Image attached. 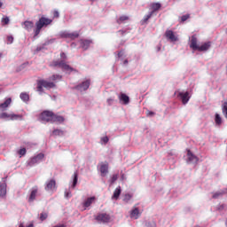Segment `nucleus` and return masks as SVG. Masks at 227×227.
<instances>
[{
  "mask_svg": "<svg viewBox=\"0 0 227 227\" xmlns=\"http://www.w3.org/2000/svg\"><path fill=\"white\" fill-rule=\"evenodd\" d=\"M224 194H226V190H220L218 192H214L212 198L214 200H219L221 199L222 196H224Z\"/></svg>",
  "mask_w": 227,
  "mask_h": 227,
  "instance_id": "obj_26",
  "label": "nucleus"
},
{
  "mask_svg": "<svg viewBox=\"0 0 227 227\" xmlns=\"http://www.w3.org/2000/svg\"><path fill=\"white\" fill-rule=\"evenodd\" d=\"M90 84H91V80L86 79L81 83H79L78 85H76L74 87V90L82 93V91H87L90 89Z\"/></svg>",
  "mask_w": 227,
  "mask_h": 227,
  "instance_id": "obj_8",
  "label": "nucleus"
},
{
  "mask_svg": "<svg viewBox=\"0 0 227 227\" xmlns=\"http://www.w3.org/2000/svg\"><path fill=\"white\" fill-rule=\"evenodd\" d=\"M65 134V132L61 129H54L52 131V136H63Z\"/></svg>",
  "mask_w": 227,
  "mask_h": 227,
  "instance_id": "obj_36",
  "label": "nucleus"
},
{
  "mask_svg": "<svg viewBox=\"0 0 227 227\" xmlns=\"http://www.w3.org/2000/svg\"><path fill=\"white\" fill-rule=\"evenodd\" d=\"M101 145H107L109 143V137H103L100 139Z\"/></svg>",
  "mask_w": 227,
  "mask_h": 227,
  "instance_id": "obj_38",
  "label": "nucleus"
},
{
  "mask_svg": "<svg viewBox=\"0 0 227 227\" xmlns=\"http://www.w3.org/2000/svg\"><path fill=\"white\" fill-rule=\"evenodd\" d=\"M36 196H38V186H34L30 190V195L28 197V202L33 203V201L36 200Z\"/></svg>",
  "mask_w": 227,
  "mask_h": 227,
  "instance_id": "obj_20",
  "label": "nucleus"
},
{
  "mask_svg": "<svg viewBox=\"0 0 227 227\" xmlns=\"http://www.w3.org/2000/svg\"><path fill=\"white\" fill-rule=\"evenodd\" d=\"M161 6L162 5L160 4V3H153V4H151V8L153 10L151 12H153V13H155V12H159V10H160Z\"/></svg>",
  "mask_w": 227,
  "mask_h": 227,
  "instance_id": "obj_27",
  "label": "nucleus"
},
{
  "mask_svg": "<svg viewBox=\"0 0 227 227\" xmlns=\"http://www.w3.org/2000/svg\"><path fill=\"white\" fill-rule=\"evenodd\" d=\"M43 157H45V155L42 153L31 157L27 160V166H28V168H34V166L40 164V162L43 160Z\"/></svg>",
  "mask_w": 227,
  "mask_h": 227,
  "instance_id": "obj_6",
  "label": "nucleus"
},
{
  "mask_svg": "<svg viewBox=\"0 0 227 227\" xmlns=\"http://www.w3.org/2000/svg\"><path fill=\"white\" fill-rule=\"evenodd\" d=\"M53 17H54V19L59 18V12L54 11V12H53Z\"/></svg>",
  "mask_w": 227,
  "mask_h": 227,
  "instance_id": "obj_46",
  "label": "nucleus"
},
{
  "mask_svg": "<svg viewBox=\"0 0 227 227\" xmlns=\"http://www.w3.org/2000/svg\"><path fill=\"white\" fill-rule=\"evenodd\" d=\"M96 221H98V223H109L111 216L106 213H101L96 216Z\"/></svg>",
  "mask_w": 227,
  "mask_h": 227,
  "instance_id": "obj_17",
  "label": "nucleus"
},
{
  "mask_svg": "<svg viewBox=\"0 0 227 227\" xmlns=\"http://www.w3.org/2000/svg\"><path fill=\"white\" fill-rule=\"evenodd\" d=\"M189 17H190L189 14L183 15L181 17L182 22H185V20H187L189 19Z\"/></svg>",
  "mask_w": 227,
  "mask_h": 227,
  "instance_id": "obj_43",
  "label": "nucleus"
},
{
  "mask_svg": "<svg viewBox=\"0 0 227 227\" xmlns=\"http://www.w3.org/2000/svg\"><path fill=\"white\" fill-rule=\"evenodd\" d=\"M44 189L47 192H54L56 191V180L50 179L46 181Z\"/></svg>",
  "mask_w": 227,
  "mask_h": 227,
  "instance_id": "obj_12",
  "label": "nucleus"
},
{
  "mask_svg": "<svg viewBox=\"0 0 227 227\" xmlns=\"http://www.w3.org/2000/svg\"><path fill=\"white\" fill-rule=\"evenodd\" d=\"M118 33H121V35H125V33H127V30H119Z\"/></svg>",
  "mask_w": 227,
  "mask_h": 227,
  "instance_id": "obj_51",
  "label": "nucleus"
},
{
  "mask_svg": "<svg viewBox=\"0 0 227 227\" xmlns=\"http://www.w3.org/2000/svg\"><path fill=\"white\" fill-rule=\"evenodd\" d=\"M60 38H70L71 40H75V38H79V32H69V31H63L59 33Z\"/></svg>",
  "mask_w": 227,
  "mask_h": 227,
  "instance_id": "obj_9",
  "label": "nucleus"
},
{
  "mask_svg": "<svg viewBox=\"0 0 227 227\" xmlns=\"http://www.w3.org/2000/svg\"><path fill=\"white\" fill-rule=\"evenodd\" d=\"M47 217H49V215H47V213H42L40 215V219L42 221H45V219H47Z\"/></svg>",
  "mask_w": 227,
  "mask_h": 227,
  "instance_id": "obj_41",
  "label": "nucleus"
},
{
  "mask_svg": "<svg viewBox=\"0 0 227 227\" xmlns=\"http://www.w3.org/2000/svg\"><path fill=\"white\" fill-rule=\"evenodd\" d=\"M123 56H125V51H121L118 52L119 59L123 58Z\"/></svg>",
  "mask_w": 227,
  "mask_h": 227,
  "instance_id": "obj_44",
  "label": "nucleus"
},
{
  "mask_svg": "<svg viewBox=\"0 0 227 227\" xmlns=\"http://www.w3.org/2000/svg\"><path fill=\"white\" fill-rule=\"evenodd\" d=\"M153 15V12H150L148 14H146L144 19L142 20V24H146L150 19H152V16Z\"/></svg>",
  "mask_w": 227,
  "mask_h": 227,
  "instance_id": "obj_30",
  "label": "nucleus"
},
{
  "mask_svg": "<svg viewBox=\"0 0 227 227\" xmlns=\"http://www.w3.org/2000/svg\"><path fill=\"white\" fill-rule=\"evenodd\" d=\"M125 20H129V16H121L118 20H117V23L118 24H123V22H125Z\"/></svg>",
  "mask_w": 227,
  "mask_h": 227,
  "instance_id": "obj_34",
  "label": "nucleus"
},
{
  "mask_svg": "<svg viewBox=\"0 0 227 227\" xmlns=\"http://www.w3.org/2000/svg\"><path fill=\"white\" fill-rule=\"evenodd\" d=\"M77 182H79V172L75 171L69 183V188L65 190L64 197L66 200H70V198H72V191L77 186Z\"/></svg>",
  "mask_w": 227,
  "mask_h": 227,
  "instance_id": "obj_3",
  "label": "nucleus"
},
{
  "mask_svg": "<svg viewBox=\"0 0 227 227\" xmlns=\"http://www.w3.org/2000/svg\"><path fill=\"white\" fill-rule=\"evenodd\" d=\"M7 42H8L9 43H13V37H12V35H8V36H7Z\"/></svg>",
  "mask_w": 227,
  "mask_h": 227,
  "instance_id": "obj_47",
  "label": "nucleus"
},
{
  "mask_svg": "<svg viewBox=\"0 0 227 227\" xmlns=\"http://www.w3.org/2000/svg\"><path fill=\"white\" fill-rule=\"evenodd\" d=\"M37 91H39V93H42V91H43V85L41 80L37 82Z\"/></svg>",
  "mask_w": 227,
  "mask_h": 227,
  "instance_id": "obj_37",
  "label": "nucleus"
},
{
  "mask_svg": "<svg viewBox=\"0 0 227 227\" xmlns=\"http://www.w3.org/2000/svg\"><path fill=\"white\" fill-rule=\"evenodd\" d=\"M60 58H61V59H67V54H65V52H61Z\"/></svg>",
  "mask_w": 227,
  "mask_h": 227,
  "instance_id": "obj_48",
  "label": "nucleus"
},
{
  "mask_svg": "<svg viewBox=\"0 0 227 227\" xmlns=\"http://www.w3.org/2000/svg\"><path fill=\"white\" fill-rule=\"evenodd\" d=\"M2 22L4 23V24H9L10 23V18H8V17H4V18H3L2 19Z\"/></svg>",
  "mask_w": 227,
  "mask_h": 227,
  "instance_id": "obj_42",
  "label": "nucleus"
},
{
  "mask_svg": "<svg viewBox=\"0 0 227 227\" xmlns=\"http://www.w3.org/2000/svg\"><path fill=\"white\" fill-rule=\"evenodd\" d=\"M20 98H21V100L23 102H29V94L26 93V92H22L20 95Z\"/></svg>",
  "mask_w": 227,
  "mask_h": 227,
  "instance_id": "obj_31",
  "label": "nucleus"
},
{
  "mask_svg": "<svg viewBox=\"0 0 227 227\" xmlns=\"http://www.w3.org/2000/svg\"><path fill=\"white\" fill-rule=\"evenodd\" d=\"M41 83H43V88H46L47 90H51V88H54L56 84L52 82H47L46 80H40Z\"/></svg>",
  "mask_w": 227,
  "mask_h": 227,
  "instance_id": "obj_25",
  "label": "nucleus"
},
{
  "mask_svg": "<svg viewBox=\"0 0 227 227\" xmlns=\"http://www.w3.org/2000/svg\"><path fill=\"white\" fill-rule=\"evenodd\" d=\"M225 207L226 206L224 204H221V205L218 206V210H224Z\"/></svg>",
  "mask_w": 227,
  "mask_h": 227,
  "instance_id": "obj_50",
  "label": "nucleus"
},
{
  "mask_svg": "<svg viewBox=\"0 0 227 227\" xmlns=\"http://www.w3.org/2000/svg\"><path fill=\"white\" fill-rule=\"evenodd\" d=\"M3 7V2L0 1V8Z\"/></svg>",
  "mask_w": 227,
  "mask_h": 227,
  "instance_id": "obj_54",
  "label": "nucleus"
},
{
  "mask_svg": "<svg viewBox=\"0 0 227 227\" xmlns=\"http://www.w3.org/2000/svg\"><path fill=\"white\" fill-rule=\"evenodd\" d=\"M95 196L93 197H89L85 200V201L82 203L84 210H86L88 207H91V205H93V203H95Z\"/></svg>",
  "mask_w": 227,
  "mask_h": 227,
  "instance_id": "obj_21",
  "label": "nucleus"
},
{
  "mask_svg": "<svg viewBox=\"0 0 227 227\" xmlns=\"http://www.w3.org/2000/svg\"><path fill=\"white\" fill-rule=\"evenodd\" d=\"M120 194H121V187L118 186L114 192V195L112 196V200H118L120 198Z\"/></svg>",
  "mask_w": 227,
  "mask_h": 227,
  "instance_id": "obj_28",
  "label": "nucleus"
},
{
  "mask_svg": "<svg viewBox=\"0 0 227 227\" xmlns=\"http://www.w3.org/2000/svg\"><path fill=\"white\" fill-rule=\"evenodd\" d=\"M133 197L134 195H132V193H126L123 198L124 203H129Z\"/></svg>",
  "mask_w": 227,
  "mask_h": 227,
  "instance_id": "obj_32",
  "label": "nucleus"
},
{
  "mask_svg": "<svg viewBox=\"0 0 227 227\" xmlns=\"http://www.w3.org/2000/svg\"><path fill=\"white\" fill-rule=\"evenodd\" d=\"M123 178H124V177H123V175H122V176H121V180H123Z\"/></svg>",
  "mask_w": 227,
  "mask_h": 227,
  "instance_id": "obj_57",
  "label": "nucleus"
},
{
  "mask_svg": "<svg viewBox=\"0 0 227 227\" xmlns=\"http://www.w3.org/2000/svg\"><path fill=\"white\" fill-rule=\"evenodd\" d=\"M22 27L23 29H26V31L30 32L33 30V27H35V23L33 21H28V20L24 21L22 23Z\"/></svg>",
  "mask_w": 227,
  "mask_h": 227,
  "instance_id": "obj_22",
  "label": "nucleus"
},
{
  "mask_svg": "<svg viewBox=\"0 0 227 227\" xmlns=\"http://www.w3.org/2000/svg\"><path fill=\"white\" fill-rule=\"evenodd\" d=\"M52 24V20L42 16L37 22H35V28L34 30V36L36 37L40 35L43 27H47Z\"/></svg>",
  "mask_w": 227,
  "mask_h": 227,
  "instance_id": "obj_2",
  "label": "nucleus"
},
{
  "mask_svg": "<svg viewBox=\"0 0 227 227\" xmlns=\"http://www.w3.org/2000/svg\"><path fill=\"white\" fill-rule=\"evenodd\" d=\"M145 227H157V223L153 220H148L145 222Z\"/></svg>",
  "mask_w": 227,
  "mask_h": 227,
  "instance_id": "obj_33",
  "label": "nucleus"
},
{
  "mask_svg": "<svg viewBox=\"0 0 227 227\" xmlns=\"http://www.w3.org/2000/svg\"><path fill=\"white\" fill-rule=\"evenodd\" d=\"M7 187L5 181L0 183V200H4L6 198Z\"/></svg>",
  "mask_w": 227,
  "mask_h": 227,
  "instance_id": "obj_19",
  "label": "nucleus"
},
{
  "mask_svg": "<svg viewBox=\"0 0 227 227\" xmlns=\"http://www.w3.org/2000/svg\"><path fill=\"white\" fill-rule=\"evenodd\" d=\"M123 65H129V60H128V59H125V60L123 61Z\"/></svg>",
  "mask_w": 227,
  "mask_h": 227,
  "instance_id": "obj_53",
  "label": "nucleus"
},
{
  "mask_svg": "<svg viewBox=\"0 0 227 227\" xmlns=\"http://www.w3.org/2000/svg\"><path fill=\"white\" fill-rule=\"evenodd\" d=\"M2 90L0 89V93H1Z\"/></svg>",
  "mask_w": 227,
  "mask_h": 227,
  "instance_id": "obj_58",
  "label": "nucleus"
},
{
  "mask_svg": "<svg viewBox=\"0 0 227 227\" xmlns=\"http://www.w3.org/2000/svg\"><path fill=\"white\" fill-rule=\"evenodd\" d=\"M62 77L59 74H53L50 77V81H61Z\"/></svg>",
  "mask_w": 227,
  "mask_h": 227,
  "instance_id": "obj_35",
  "label": "nucleus"
},
{
  "mask_svg": "<svg viewBox=\"0 0 227 227\" xmlns=\"http://www.w3.org/2000/svg\"><path fill=\"white\" fill-rule=\"evenodd\" d=\"M12 104V98H8L5 99L4 103H0V109L2 111H6L8 107H10V105Z\"/></svg>",
  "mask_w": 227,
  "mask_h": 227,
  "instance_id": "obj_23",
  "label": "nucleus"
},
{
  "mask_svg": "<svg viewBox=\"0 0 227 227\" xmlns=\"http://www.w3.org/2000/svg\"><path fill=\"white\" fill-rule=\"evenodd\" d=\"M200 161V158H198V156H196L194 153H192V152H191V150H187V158H186V162L187 164H198V162Z\"/></svg>",
  "mask_w": 227,
  "mask_h": 227,
  "instance_id": "obj_10",
  "label": "nucleus"
},
{
  "mask_svg": "<svg viewBox=\"0 0 227 227\" xmlns=\"http://www.w3.org/2000/svg\"><path fill=\"white\" fill-rule=\"evenodd\" d=\"M129 217L130 219L135 220L139 219V217H141V211L139 210V207H134L129 212Z\"/></svg>",
  "mask_w": 227,
  "mask_h": 227,
  "instance_id": "obj_18",
  "label": "nucleus"
},
{
  "mask_svg": "<svg viewBox=\"0 0 227 227\" xmlns=\"http://www.w3.org/2000/svg\"><path fill=\"white\" fill-rule=\"evenodd\" d=\"M93 43V40L91 39H81L80 40V47L83 51H88L90 49V46Z\"/></svg>",
  "mask_w": 227,
  "mask_h": 227,
  "instance_id": "obj_16",
  "label": "nucleus"
},
{
  "mask_svg": "<svg viewBox=\"0 0 227 227\" xmlns=\"http://www.w3.org/2000/svg\"><path fill=\"white\" fill-rule=\"evenodd\" d=\"M147 116H155V113L153 111H148L147 112Z\"/></svg>",
  "mask_w": 227,
  "mask_h": 227,
  "instance_id": "obj_49",
  "label": "nucleus"
},
{
  "mask_svg": "<svg viewBox=\"0 0 227 227\" xmlns=\"http://www.w3.org/2000/svg\"><path fill=\"white\" fill-rule=\"evenodd\" d=\"M0 120H5V121H22V114H8L6 112H4L0 114Z\"/></svg>",
  "mask_w": 227,
  "mask_h": 227,
  "instance_id": "obj_5",
  "label": "nucleus"
},
{
  "mask_svg": "<svg viewBox=\"0 0 227 227\" xmlns=\"http://www.w3.org/2000/svg\"><path fill=\"white\" fill-rule=\"evenodd\" d=\"M54 113L51 112V111H43L39 117L40 121H42V123H49V121L51 123H52V116H53Z\"/></svg>",
  "mask_w": 227,
  "mask_h": 227,
  "instance_id": "obj_7",
  "label": "nucleus"
},
{
  "mask_svg": "<svg viewBox=\"0 0 227 227\" xmlns=\"http://www.w3.org/2000/svg\"><path fill=\"white\" fill-rule=\"evenodd\" d=\"M98 169L101 173V176H106L109 173V164L102 162L98 166Z\"/></svg>",
  "mask_w": 227,
  "mask_h": 227,
  "instance_id": "obj_15",
  "label": "nucleus"
},
{
  "mask_svg": "<svg viewBox=\"0 0 227 227\" xmlns=\"http://www.w3.org/2000/svg\"><path fill=\"white\" fill-rule=\"evenodd\" d=\"M53 67H59V68H61L63 72L66 74H72V72H77L74 68L67 65L65 60H57L52 62Z\"/></svg>",
  "mask_w": 227,
  "mask_h": 227,
  "instance_id": "obj_4",
  "label": "nucleus"
},
{
  "mask_svg": "<svg viewBox=\"0 0 227 227\" xmlns=\"http://www.w3.org/2000/svg\"><path fill=\"white\" fill-rule=\"evenodd\" d=\"M189 43L190 49H192V51H199V52H205L208 51L212 45L210 42L204 43L200 46L198 45V37L196 35H193L189 38Z\"/></svg>",
  "mask_w": 227,
  "mask_h": 227,
  "instance_id": "obj_1",
  "label": "nucleus"
},
{
  "mask_svg": "<svg viewBox=\"0 0 227 227\" xmlns=\"http://www.w3.org/2000/svg\"><path fill=\"white\" fill-rule=\"evenodd\" d=\"M63 121H65V117L53 114L51 123H63Z\"/></svg>",
  "mask_w": 227,
  "mask_h": 227,
  "instance_id": "obj_24",
  "label": "nucleus"
},
{
  "mask_svg": "<svg viewBox=\"0 0 227 227\" xmlns=\"http://www.w3.org/2000/svg\"><path fill=\"white\" fill-rule=\"evenodd\" d=\"M165 37L168 42L175 43V42H178V37L175 35V32L173 30H166Z\"/></svg>",
  "mask_w": 227,
  "mask_h": 227,
  "instance_id": "obj_14",
  "label": "nucleus"
},
{
  "mask_svg": "<svg viewBox=\"0 0 227 227\" xmlns=\"http://www.w3.org/2000/svg\"><path fill=\"white\" fill-rule=\"evenodd\" d=\"M91 3H95V1H97V0H90Z\"/></svg>",
  "mask_w": 227,
  "mask_h": 227,
  "instance_id": "obj_55",
  "label": "nucleus"
},
{
  "mask_svg": "<svg viewBox=\"0 0 227 227\" xmlns=\"http://www.w3.org/2000/svg\"><path fill=\"white\" fill-rule=\"evenodd\" d=\"M118 98L120 104H121L122 106H129V104H130V98L123 92H121L119 94Z\"/></svg>",
  "mask_w": 227,
  "mask_h": 227,
  "instance_id": "obj_13",
  "label": "nucleus"
},
{
  "mask_svg": "<svg viewBox=\"0 0 227 227\" xmlns=\"http://www.w3.org/2000/svg\"><path fill=\"white\" fill-rule=\"evenodd\" d=\"M116 180H118V176L116 174L113 175V176L110 179L111 185H113V184H114V182H116Z\"/></svg>",
  "mask_w": 227,
  "mask_h": 227,
  "instance_id": "obj_39",
  "label": "nucleus"
},
{
  "mask_svg": "<svg viewBox=\"0 0 227 227\" xmlns=\"http://www.w3.org/2000/svg\"><path fill=\"white\" fill-rule=\"evenodd\" d=\"M26 153H27L26 148H21V149H20V150L18 151V153H19L20 155H21V156L26 155Z\"/></svg>",
  "mask_w": 227,
  "mask_h": 227,
  "instance_id": "obj_40",
  "label": "nucleus"
},
{
  "mask_svg": "<svg viewBox=\"0 0 227 227\" xmlns=\"http://www.w3.org/2000/svg\"><path fill=\"white\" fill-rule=\"evenodd\" d=\"M178 98L182 101V104L185 106L191 100V93L189 91H181L177 94Z\"/></svg>",
  "mask_w": 227,
  "mask_h": 227,
  "instance_id": "obj_11",
  "label": "nucleus"
},
{
  "mask_svg": "<svg viewBox=\"0 0 227 227\" xmlns=\"http://www.w3.org/2000/svg\"><path fill=\"white\" fill-rule=\"evenodd\" d=\"M1 58H3V53H0V59H1Z\"/></svg>",
  "mask_w": 227,
  "mask_h": 227,
  "instance_id": "obj_56",
  "label": "nucleus"
},
{
  "mask_svg": "<svg viewBox=\"0 0 227 227\" xmlns=\"http://www.w3.org/2000/svg\"><path fill=\"white\" fill-rule=\"evenodd\" d=\"M215 123L216 127H221L223 124V118H221V115L219 114H215Z\"/></svg>",
  "mask_w": 227,
  "mask_h": 227,
  "instance_id": "obj_29",
  "label": "nucleus"
},
{
  "mask_svg": "<svg viewBox=\"0 0 227 227\" xmlns=\"http://www.w3.org/2000/svg\"><path fill=\"white\" fill-rule=\"evenodd\" d=\"M108 106H113V102H114V99L112 98H109L107 100H106Z\"/></svg>",
  "mask_w": 227,
  "mask_h": 227,
  "instance_id": "obj_45",
  "label": "nucleus"
},
{
  "mask_svg": "<svg viewBox=\"0 0 227 227\" xmlns=\"http://www.w3.org/2000/svg\"><path fill=\"white\" fill-rule=\"evenodd\" d=\"M35 51L36 52H40V51H42V47L38 46Z\"/></svg>",
  "mask_w": 227,
  "mask_h": 227,
  "instance_id": "obj_52",
  "label": "nucleus"
}]
</instances>
